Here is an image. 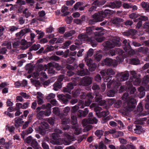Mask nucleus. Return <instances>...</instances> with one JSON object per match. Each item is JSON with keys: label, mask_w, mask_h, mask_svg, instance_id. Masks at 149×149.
<instances>
[{"label": "nucleus", "mask_w": 149, "mask_h": 149, "mask_svg": "<svg viewBox=\"0 0 149 149\" xmlns=\"http://www.w3.org/2000/svg\"><path fill=\"white\" fill-rule=\"evenodd\" d=\"M120 45L121 42L119 39H113L110 41L104 42L103 44V45L105 50H107L109 49L113 48L115 46L119 47Z\"/></svg>", "instance_id": "f257e3e1"}, {"label": "nucleus", "mask_w": 149, "mask_h": 149, "mask_svg": "<svg viewBox=\"0 0 149 149\" xmlns=\"http://www.w3.org/2000/svg\"><path fill=\"white\" fill-rule=\"evenodd\" d=\"M78 38L89 42L93 47H96L97 45V41L96 39L94 38L88 37L86 35H79L78 36Z\"/></svg>", "instance_id": "f03ea898"}, {"label": "nucleus", "mask_w": 149, "mask_h": 149, "mask_svg": "<svg viewBox=\"0 0 149 149\" xmlns=\"http://www.w3.org/2000/svg\"><path fill=\"white\" fill-rule=\"evenodd\" d=\"M127 106L124 108V110L125 111L128 112L130 109H134L136 105V100L133 98H129L126 101Z\"/></svg>", "instance_id": "7ed1b4c3"}, {"label": "nucleus", "mask_w": 149, "mask_h": 149, "mask_svg": "<svg viewBox=\"0 0 149 149\" xmlns=\"http://www.w3.org/2000/svg\"><path fill=\"white\" fill-rule=\"evenodd\" d=\"M49 127V125L47 122H42L40 125L38 127L39 133L42 135H45Z\"/></svg>", "instance_id": "20e7f679"}, {"label": "nucleus", "mask_w": 149, "mask_h": 149, "mask_svg": "<svg viewBox=\"0 0 149 149\" xmlns=\"http://www.w3.org/2000/svg\"><path fill=\"white\" fill-rule=\"evenodd\" d=\"M123 47L124 49L126 52H128L127 56L133 54V52L132 51L131 47L129 42H128L126 40H125L123 41Z\"/></svg>", "instance_id": "39448f33"}, {"label": "nucleus", "mask_w": 149, "mask_h": 149, "mask_svg": "<svg viewBox=\"0 0 149 149\" xmlns=\"http://www.w3.org/2000/svg\"><path fill=\"white\" fill-rule=\"evenodd\" d=\"M109 114V112L108 111H104L100 112L99 114V116H97L98 118H102V122L104 123L110 119L109 116H107Z\"/></svg>", "instance_id": "423d86ee"}, {"label": "nucleus", "mask_w": 149, "mask_h": 149, "mask_svg": "<svg viewBox=\"0 0 149 149\" xmlns=\"http://www.w3.org/2000/svg\"><path fill=\"white\" fill-rule=\"evenodd\" d=\"M120 84L119 79L115 78V79H113L110 82H108L107 85L108 88H110L111 86L113 88H118Z\"/></svg>", "instance_id": "0eeeda50"}, {"label": "nucleus", "mask_w": 149, "mask_h": 149, "mask_svg": "<svg viewBox=\"0 0 149 149\" xmlns=\"http://www.w3.org/2000/svg\"><path fill=\"white\" fill-rule=\"evenodd\" d=\"M94 94L92 93L87 94V98L85 102V105L86 106H89L91 104L94 100Z\"/></svg>", "instance_id": "6e6552de"}, {"label": "nucleus", "mask_w": 149, "mask_h": 149, "mask_svg": "<svg viewBox=\"0 0 149 149\" xmlns=\"http://www.w3.org/2000/svg\"><path fill=\"white\" fill-rule=\"evenodd\" d=\"M99 13H96L93 15V19H90L89 21V24L91 25L95 24L97 22L102 21L101 18Z\"/></svg>", "instance_id": "1a4fd4ad"}, {"label": "nucleus", "mask_w": 149, "mask_h": 149, "mask_svg": "<svg viewBox=\"0 0 149 149\" xmlns=\"http://www.w3.org/2000/svg\"><path fill=\"white\" fill-rule=\"evenodd\" d=\"M80 82L82 86H87L92 84V80L90 77L85 76L82 78Z\"/></svg>", "instance_id": "9d476101"}, {"label": "nucleus", "mask_w": 149, "mask_h": 149, "mask_svg": "<svg viewBox=\"0 0 149 149\" xmlns=\"http://www.w3.org/2000/svg\"><path fill=\"white\" fill-rule=\"evenodd\" d=\"M126 90L127 92H129L131 95L134 93L136 89L134 87H133L132 84L130 82H126Z\"/></svg>", "instance_id": "9b49d317"}, {"label": "nucleus", "mask_w": 149, "mask_h": 149, "mask_svg": "<svg viewBox=\"0 0 149 149\" xmlns=\"http://www.w3.org/2000/svg\"><path fill=\"white\" fill-rule=\"evenodd\" d=\"M98 13H100V17L103 20L104 18L107 16H109L112 14L113 13V11L110 10L106 9L105 10L104 12L101 11Z\"/></svg>", "instance_id": "f8f14e48"}, {"label": "nucleus", "mask_w": 149, "mask_h": 149, "mask_svg": "<svg viewBox=\"0 0 149 149\" xmlns=\"http://www.w3.org/2000/svg\"><path fill=\"white\" fill-rule=\"evenodd\" d=\"M129 74L128 72L118 73L116 75L120 77V81H122L127 80L129 78Z\"/></svg>", "instance_id": "ddd939ff"}, {"label": "nucleus", "mask_w": 149, "mask_h": 149, "mask_svg": "<svg viewBox=\"0 0 149 149\" xmlns=\"http://www.w3.org/2000/svg\"><path fill=\"white\" fill-rule=\"evenodd\" d=\"M58 97L65 104H66L68 102V99L71 98V96L68 94L65 95L61 94L58 95Z\"/></svg>", "instance_id": "4468645a"}, {"label": "nucleus", "mask_w": 149, "mask_h": 149, "mask_svg": "<svg viewBox=\"0 0 149 149\" xmlns=\"http://www.w3.org/2000/svg\"><path fill=\"white\" fill-rule=\"evenodd\" d=\"M50 115V112L49 111L48 112L45 111H41L38 113L36 115L37 118L39 120L42 119L44 116H48Z\"/></svg>", "instance_id": "2eb2a0df"}, {"label": "nucleus", "mask_w": 149, "mask_h": 149, "mask_svg": "<svg viewBox=\"0 0 149 149\" xmlns=\"http://www.w3.org/2000/svg\"><path fill=\"white\" fill-rule=\"evenodd\" d=\"M63 133L62 131L59 129H55L54 132L52 134V137L54 140L56 141L58 140L60 137L59 134H61Z\"/></svg>", "instance_id": "dca6fc26"}, {"label": "nucleus", "mask_w": 149, "mask_h": 149, "mask_svg": "<svg viewBox=\"0 0 149 149\" xmlns=\"http://www.w3.org/2000/svg\"><path fill=\"white\" fill-rule=\"evenodd\" d=\"M141 81V79L137 77L132 78V77H130L129 81L127 82H130V83H131L132 85L133 84L134 85L138 86L140 85Z\"/></svg>", "instance_id": "f3484780"}, {"label": "nucleus", "mask_w": 149, "mask_h": 149, "mask_svg": "<svg viewBox=\"0 0 149 149\" xmlns=\"http://www.w3.org/2000/svg\"><path fill=\"white\" fill-rule=\"evenodd\" d=\"M138 51L148 55L146 58L148 59L147 61H149V48L146 47H140L138 49Z\"/></svg>", "instance_id": "a211bd4d"}, {"label": "nucleus", "mask_w": 149, "mask_h": 149, "mask_svg": "<svg viewBox=\"0 0 149 149\" xmlns=\"http://www.w3.org/2000/svg\"><path fill=\"white\" fill-rule=\"evenodd\" d=\"M74 88V85L73 84L71 83H69L68 84L66 87L63 88V91L64 92L68 93L70 94L71 93V90Z\"/></svg>", "instance_id": "6ab92c4d"}, {"label": "nucleus", "mask_w": 149, "mask_h": 149, "mask_svg": "<svg viewBox=\"0 0 149 149\" xmlns=\"http://www.w3.org/2000/svg\"><path fill=\"white\" fill-rule=\"evenodd\" d=\"M110 101L111 104H114V107L117 108L121 107L122 105V102L121 100H118L116 101L114 99H111Z\"/></svg>", "instance_id": "aec40b11"}, {"label": "nucleus", "mask_w": 149, "mask_h": 149, "mask_svg": "<svg viewBox=\"0 0 149 149\" xmlns=\"http://www.w3.org/2000/svg\"><path fill=\"white\" fill-rule=\"evenodd\" d=\"M135 30L134 29H131L129 31L125 32L123 34L124 36H130L133 39L135 38Z\"/></svg>", "instance_id": "412c9836"}, {"label": "nucleus", "mask_w": 149, "mask_h": 149, "mask_svg": "<svg viewBox=\"0 0 149 149\" xmlns=\"http://www.w3.org/2000/svg\"><path fill=\"white\" fill-rule=\"evenodd\" d=\"M88 110L87 108L84 109V111L79 110L77 113V115L79 118L85 117L88 113Z\"/></svg>", "instance_id": "4be33fe9"}, {"label": "nucleus", "mask_w": 149, "mask_h": 149, "mask_svg": "<svg viewBox=\"0 0 149 149\" xmlns=\"http://www.w3.org/2000/svg\"><path fill=\"white\" fill-rule=\"evenodd\" d=\"M72 128L73 130L74 134L75 135H79L82 132L81 128L77 125H73Z\"/></svg>", "instance_id": "5701e85b"}, {"label": "nucleus", "mask_w": 149, "mask_h": 149, "mask_svg": "<svg viewBox=\"0 0 149 149\" xmlns=\"http://www.w3.org/2000/svg\"><path fill=\"white\" fill-rule=\"evenodd\" d=\"M109 5L112 8H119L121 6V3L120 1H116L110 3Z\"/></svg>", "instance_id": "b1692460"}, {"label": "nucleus", "mask_w": 149, "mask_h": 149, "mask_svg": "<svg viewBox=\"0 0 149 149\" xmlns=\"http://www.w3.org/2000/svg\"><path fill=\"white\" fill-rule=\"evenodd\" d=\"M106 2L105 0H95L92 3V5L97 8L98 6L104 4Z\"/></svg>", "instance_id": "393cba45"}, {"label": "nucleus", "mask_w": 149, "mask_h": 149, "mask_svg": "<svg viewBox=\"0 0 149 149\" xmlns=\"http://www.w3.org/2000/svg\"><path fill=\"white\" fill-rule=\"evenodd\" d=\"M95 30L98 31L95 33L94 34L96 36H101L104 34V30L101 27H97L95 28Z\"/></svg>", "instance_id": "a878e982"}, {"label": "nucleus", "mask_w": 149, "mask_h": 149, "mask_svg": "<svg viewBox=\"0 0 149 149\" xmlns=\"http://www.w3.org/2000/svg\"><path fill=\"white\" fill-rule=\"evenodd\" d=\"M114 61L112 59L107 58L104 60L103 63L107 66H114L115 65Z\"/></svg>", "instance_id": "bb28decb"}, {"label": "nucleus", "mask_w": 149, "mask_h": 149, "mask_svg": "<svg viewBox=\"0 0 149 149\" xmlns=\"http://www.w3.org/2000/svg\"><path fill=\"white\" fill-rule=\"evenodd\" d=\"M71 123L73 125H76L77 123V114H74L73 113L71 114Z\"/></svg>", "instance_id": "cd10ccee"}, {"label": "nucleus", "mask_w": 149, "mask_h": 149, "mask_svg": "<svg viewBox=\"0 0 149 149\" xmlns=\"http://www.w3.org/2000/svg\"><path fill=\"white\" fill-rule=\"evenodd\" d=\"M94 34V32L93 31V28L91 27H86V33L85 34L82 33L80 35H86L88 37H89L88 36H92Z\"/></svg>", "instance_id": "c85d7f7f"}, {"label": "nucleus", "mask_w": 149, "mask_h": 149, "mask_svg": "<svg viewBox=\"0 0 149 149\" xmlns=\"http://www.w3.org/2000/svg\"><path fill=\"white\" fill-rule=\"evenodd\" d=\"M88 71L87 69H81L77 71V74L80 76H83L87 74Z\"/></svg>", "instance_id": "c756f323"}, {"label": "nucleus", "mask_w": 149, "mask_h": 149, "mask_svg": "<svg viewBox=\"0 0 149 149\" xmlns=\"http://www.w3.org/2000/svg\"><path fill=\"white\" fill-rule=\"evenodd\" d=\"M15 126L17 128L21 126L24 123V121L22 120V119L20 118H18L17 119L16 118L15 119Z\"/></svg>", "instance_id": "7c9ffc66"}, {"label": "nucleus", "mask_w": 149, "mask_h": 149, "mask_svg": "<svg viewBox=\"0 0 149 149\" xmlns=\"http://www.w3.org/2000/svg\"><path fill=\"white\" fill-rule=\"evenodd\" d=\"M138 90L139 92V97L141 98L144 97L145 94L144 88L143 86H140L138 88Z\"/></svg>", "instance_id": "2f4dec72"}, {"label": "nucleus", "mask_w": 149, "mask_h": 149, "mask_svg": "<svg viewBox=\"0 0 149 149\" xmlns=\"http://www.w3.org/2000/svg\"><path fill=\"white\" fill-rule=\"evenodd\" d=\"M118 88H114L110 90L107 93V95L109 97H113L115 94L117 92Z\"/></svg>", "instance_id": "473e14b6"}, {"label": "nucleus", "mask_w": 149, "mask_h": 149, "mask_svg": "<svg viewBox=\"0 0 149 149\" xmlns=\"http://www.w3.org/2000/svg\"><path fill=\"white\" fill-rule=\"evenodd\" d=\"M53 89L54 90L57 91L62 87L61 83L57 81L53 85Z\"/></svg>", "instance_id": "72a5a7b5"}, {"label": "nucleus", "mask_w": 149, "mask_h": 149, "mask_svg": "<svg viewBox=\"0 0 149 149\" xmlns=\"http://www.w3.org/2000/svg\"><path fill=\"white\" fill-rule=\"evenodd\" d=\"M73 96L74 97H77L79 96L81 93V90L80 88H78L76 90H74L72 92Z\"/></svg>", "instance_id": "f704fd0d"}, {"label": "nucleus", "mask_w": 149, "mask_h": 149, "mask_svg": "<svg viewBox=\"0 0 149 149\" xmlns=\"http://www.w3.org/2000/svg\"><path fill=\"white\" fill-rule=\"evenodd\" d=\"M94 99L96 102L101 103V102H102V96L99 93H97L95 94V96Z\"/></svg>", "instance_id": "c9c22d12"}, {"label": "nucleus", "mask_w": 149, "mask_h": 149, "mask_svg": "<svg viewBox=\"0 0 149 149\" xmlns=\"http://www.w3.org/2000/svg\"><path fill=\"white\" fill-rule=\"evenodd\" d=\"M68 9V7L65 6H64L62 7L61 12L63 13V16H65L69 15L70 12L69 11H66Z\"/></svg>", "instance_id": "e433bc0d"}, {"label": "nucleus", "mask_w": 149, "mask_h": 149, "mask_svg": "<svg viewBox=\"0 0 149 149\" xmlns=\"http://www.w3.org/2000/svg\"><path fill=\"white\" fill-rule=\"evenodd\" d=\"M130 63L134 65H137L140 63V61L137 58H132L130 60Z\"/></svg>", "instance_id": "4c0bfd02"}, {"label": "nucleus", "mask_w": 149, "mask_h": 149, "mask_svg": "<svg viewBox=\"0 0 149 149\" xmlns=\"http://www.w3.org/2000/svg\"><path fill=\"white\" fill-rule=\"evenodd\" d=\"M40 47V45L39 44L37 45L34 44L31 46L29 49V51L31 52L33 50L36 51Z\"/></svg>", "instance_id": "58836bf2"}, {"label": "nucleus", "mask_w": 149, "mask_h": 149, "mask_svg": "<svg viewBox=\"0 0 149 149\" xmlns=\"http://www.w3.org/2000/svg\"><path fill=\"white\" fill-rule=\"evenodd\" d=\"M27 41L25 40L22 39L21 40V42H20V44L21 45L23 46L21 47V48L22 49H26L28 48V46L27 45Z\"/></svg>", "instance_id": "ea45409f"}, {"label": "nucleus", "mask_w": 149, "mask_h": 149, "mask_svg": "<svg viewBox=\"0 0 149 149\" xmlns=\"http://www.w3.org/2000/svg\"><path fill=\"white\" fill-rule=\"evenodd\" d=\"M122 19L116 17L112 20V22L114 24L118 25L122 22Z\"/></svg>", "instance_id": "a19ab883"}, {"label": "nucleus", "mask_w": 149, "mask_h": 149, "mask_svg": "<svg viewBox=\"0 0 149 149\" xmlns=\"http://www.w3.org/2000/svg\"><path fill=\"white\" fill-rule=\"evenodd\" d=\"M75 33V31L74 30H71L66 32L64 34V37L68 38L71 36Z\"/></svg>", "instance_id": "79ce46f5"}, {"label": "nucleus", "mask_w": 149, "mask_h": 149, "mask_svg": "<svg viewBox=\"0 0 149 149\" xmlns=\"http://www.w3.org/2000/svg\"><path fill=\"white\" fill-rule=\"evenodd\" d=\"M86 63L88 66H90L91 64H93V61L91 58L88 59V57L86 56L84 58Z\"/></svg>", "instance_id": "37998d69"}, {"label": "nucleus", "mask_w": 149, "mask_h": 149, "mask_svg": "<svg viewBox=\"0 0 149 149\" xmlns=\"http://www.w3.org/2000/svg\"><path fill=\"white\" fill-rule=\"evenodd\" d=\"M72 139L73 138L71 136L68 135L67 139H66L65 141V144L66 145L70 144L71 143L72 141Z\"/></svg>", "instance_id": "c03bdc74"}, {"label": "nucleus", "mask_w": 149, "mask_h": 149, "mask_svg": "<svg viewBox=\"0 0 149 149\" xmlns=\"http://www.w3.org/2000/svg\"><path fill=\"white\" fill-rule=\"evenodd\" d=\"M97 66V64L95 63H93L88 66V69L90 71L93 72L95 70Z\"/></svg>", "instance_id": "a18cd8bd"}, {"label": "nucleus", "mask_w": 149, "mask_h": 149, "mask_svg": "<svg viewBox=\"0 0 149 149\" xmlns=\"http://www.w3.org/2000/svg\"><path fill=\"white\" fill-rule=\"evenodd\" d=\"M104 131L101 130H97L95 133V135L100 139L103 135Z\"/></svg>", "instance_id": "49530a36"}, {"label": "nucleus", "mask_w": 149, "mask_h": 149, "mask_svg": "<svg viewBox=\"0 0 149 149\" xmlns=\"http://www.w3.org/2000/svg\"><path fill=\"white\" fill-rule=\"evenodd\" d=\"M107 75H113L115 73V71L112 68H109L106 70Z\"/></svg>", "instance_id": "de8ad7c7"}, {"label": "nucleus", "mask_w": 149, "mask_h": 149, "mask_svg": "<svg viewBox=\"0 0 149 149\" xmlns=\"http://www.w3.org/2000/svg\"><path fill=\"white\" fill-rule=\"evenodd\" d=\"M33 130L31 127H29L27 130L23 131V134L27 135L31 133L33 131Z\"/></svg>", "instance_id": "09e8293b"}, {"label": "nucleus", "mask_w": 149, "mask_h": 149, "mask_svg": "<svg viewBox=\"0 0 149 149\" xmlns=\"http://www.w3.org/2000/svg\"><path fill=\"white\" fill-rule=\"evenodd\" d=\"M31 146L34 148L37 149L38 148V143L35 139H33L31 143Z\"/></svg>", "instance_id": "8fccbe9b"}, {"label": "nucleus", "mask_w": 149, "mask_h": 149, "mask_svg": "<svg viewBox=\"0 0 149 149\" xmlns=\"http://www.w3.org/2000/svg\"><path fill=\"white\" fill-rule=\"evenodd\" d=\"M94 57L95 61L98 62L101 59L102 56L101 54H96L94 55Z\"/></svg>", "instance_id": "3c124183"}, {"label": "nucleus", "mask_w": 149, "mask_h": 149, "mask_svg": "<svg viewBox=\"0 0 149 149\" xmlns=\"http://www.w3.org/2000/svg\"><path fill=\"white\" fill-rule=\"evenodd\" d=\"M139 15L136 12L132 13L129 15V17L132 19H134L139 17Z\"/></svg>", "instance_id": "603ef678"}, {"label": "nucleus", "mask_w": 149, "mask_h": 149, "mask_svg": "<svg viewBox=\"0 0 149 149\" xmlns=\"http://www.w3.org/2000/svg\"><path fill=\"white\" fill-rule=\"evenodd\" d=\"M131 98V97H129V93H127L126 92L124 93L122 96V99L123 100L127 101L128 99Z\"/></svg>", "instance_id": "864d4df0"}, {"label": "nucleus", "mask_w": 149, "mask_h": 149, "mask_svg": "<svg viewBox=\"0 0 149 149\" xmlns=\"http://www.w3.org/2000/svg\"><path fill=\"white\" fill-rule=\"evenodd\" d=\"M36 31L37 34H38V37L39 39L43 37L45 35L44 33L41 31L36 30Z\"/></svg>", "instance_id": "5fc2aeb1"}, {"label": "nucleus", "mask_w": 149, "mask_h": 149, "mask_svg": "<svg viewBox=\"0 0 149 149\" xmlns=\"http://www.w3.org/2000/svg\"><path fill=\"white\" fill-rule=\"evenodd\" d=\"M20 44V42L19 40H17L16 41H14L12 42L13 47L14 48H17L19 46Z\"/></svg>", "instance_id": "6e6d98bb"}, {"label": "nucleus", "mask_w": 149, "mask_h": 149, "mask_svg": "<svg viewBox=\"0 0 149 149\" xmlns=\"http://www.w3.org/2000/svg\"><path fill=\"white\" fill-rule=\"evenodd\" d=\"M54 49V47L53 46L47 47L46 48L43 52V54H45L47 52L53 51Z\"/></svg>", "instance_id": "4d7b16f0"}, {"label": "nucleus", "mask_w": 149, "mask_h": 149, "mask_svg": "<svg viewBox=\"0 0 149 149\" xmlns=\"http://www.w3.org/2000/svg\"><path fill=\"white\" fill-rule=\"evenodd\" d=\"M87 136V135L86 134H83V135L80 136L78 138V142L80 143L83 140L85 139Z\"/></svg>", "instance_id": "13d9d810"}, {"label": "nucleus", "mask_w": 149, "mask_h": 149, "mask_svg": "<svg viewBox=\"0 0 149 149\" xmlns=\"http://www.w3.org/2000/svg\"><path fill=\"white\" fill-rule=\"evenodd\" d=\"M53 111L54 114L57 116L59 115L60 114V111L58 108L55 107L53 109Z\"/></svg>", "instance_id": "bf43d9fd"}, {"label": "nucleus", "mask_w": 149, "mask_h": 149, "mask_svg": "<svg viewBox=\"0 0 149 149\" xmlns=\"http://www.w3.org/2000/svg\"><path fill=\"white\" fill-rule=\"evenodd\" d=\"M79 108V107L78 105H76L75 106L73 107L71 109L72 113H73L74 114H76L75 112L77 111V110Z\"/></svg>", "instance_id": "052dcab7"}, {"label": "nucleus", "mask_w": 149, "mask_h": 149, "mask_svg": "<svg viewBox=\"0 0 149 149\" xmlns=\"http://www.w3.org/2000/svg\"><path fill=\"white\" fill-rule=\"evenodd\" d=\"M101 110V108L98 107H96L94 108V111L95 112L96 115L97 116H99V114Z\"/></svg>", "instance_id": "680f3d73"}, {"label": "nucleus", "mask_w": 149, "mask_h": 149, "mask_svg": "<svg viewBox=\"0 0 149 149\" xmlns=\"http://www.w3.org/2000/svg\"><path fill=\"white\" fill-rule=\"evenodd\" d=\"M27 9L26 8L23 12V14L26 18H28L31 15V13L27 11Z\"/></svg>", "instance_id": "e2e57ef3"}, {"label": "nucleus", "mask_w": 149, "mask_h": 149, "mask_svg": "<svg viewBox=\"0 0 149 149\" xmlns=\"http://www.w3.org/2000/svg\"><path fill=\"white\" fill-rule=\"evenodd\" d=\"M25 1L26 4L31 7L33 6L35 2L34 0H26Z\"/></svg>", "instance_id": "0e129e2a"}, {"label": "nucleus", "mask_w": 149, "mask_h": 149, "mask_svg": "<svg viewBox=\"0 0 149 149\" xmlns=\"http://www.w3.org/2000/svg\"><path fill=\"white\" fill-rule=\"evenodd\" d=\"M123 6L125 9L131 8V4L124 3L123 4Z\"/></svg>", "instance_id": "69168bd1"}, {"label": "nucleus", "mask_w": 149, "mask_h": 149, "mask_svg": "<svg viewBox=\"0 0 149 149\" xmlns=\"http://www.w3.org/2000/svg\"><path fill=\"white\" fill-rule=\"evenodd\" d=\"M116 54H119L120 55L122 56L123 55L124 53V51L121 49L120 48H117L116 49Z\"/></svg>", "instance_id": "338daca9"}, {"label": "nucleus", "mask_w": 149, "mask_h": 149, "mask_svg": "<svg viewBox=\"0 0 149 149\" xmlns=\"http://www.w3.org/2000/svg\"><path fill=\"white\" fill-rule=\"evenodd\" d=\"M74 58L70 57L68 58L66 60V62L68 63L72 64L75 60Z\"/></svg>", "instance_id": "774afa93"}]
</instances>
